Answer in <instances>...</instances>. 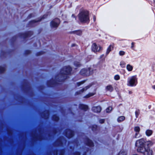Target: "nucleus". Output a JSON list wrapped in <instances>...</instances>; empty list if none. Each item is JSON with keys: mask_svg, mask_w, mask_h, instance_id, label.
Segmentation results:
<instances>
[{"mask_svg": "<svg viewBox=\"0 0 155 155\" xmlns=\"http://www.w3.org/2000/svg\"><path fill=\"white\" fill-rule=\"evenodd\" d=\"M144 141L143 139H140L137 141L135 146L137 151L144 155H153V151L149 147L144 146Z\"/></svg>", "mask_w": 155, "mask_h": 155, "instance_id": "1", "label": "nucleus"}, {"mask_svg": "<svg viewBox=\"0 0 155 155\" xmlns=\"http://www.w3.org/2000/svg\"><path fill=\"white\" fill-rule=\"evenodd\" d=\"M80 20L82 22H86L88 20V13L87 12L82 11L79 15Z\"/></svg>", "mask_w": 155, "mask_h": 155, "instance_id": "2", "label": "nucleus"}, {"mask_svg": "<svg viewBox=\"0 0 155 155\" xmlns=\"http://www.w3.org/2000/svg\"><path fill=\"white\" fill-rule=\"evenodd\" d=\"M137 83V79L135 76L130 77L128 81L127 85L130 86H134L136 85Z\"/></svg>", "mask_w": 155, "mask_h": 155, "instance_id": "3", "label": "nucleus"}, {"mask_svg": "<svg viewBox=\"0 0 155 155\" xmlns=\"http://www.w3.org/2000/svg\"><path fill=\"white\" fill-rule=\"evenodd\" d=\"M101 49V47L99 45H97L95 43L93 44L92 46V49L94 52L99 51Z\"/></svg>", "mask_w": 155, "mask_h": 155, "instance_id": "4", "label": "nucleus"}, {"mask_svg": "<svg viewBox=\"0 0 155 155\" xmlns=\"http://www.w3.org/2000/svg\"><path fill=\"white\" fill-rule=\"evenodd\" d=\"M60 23V20L58 18L54 19L51 22V25L53 27H57Z\"/></svg>", "mask_w": 155, "mask_h": 155, "instance_id": "5", "label": "nucleus"}, {"mask_svg": "<svg viewBox=\"0 0 155 155\" xmlns=\"http://www.w3.org/2000/svg\"><path fill=\"white\" fill-rule=\"evenodd\" d=\"M71 70V68L69 66L65 67L61 71V73L64 74H68L70 73Z\"/></svg>", "mask_w": 155, "mask_h": 155, "instance_id": "6", "label": "nucleus"}, {"mask_svg": "<svg viewBox=\"0 0 155 155\" xmlns=\"http://www.w3.org/2000/svg\"><path fill=\"white\" fill-rule=\"evenodd\" d=\"M144 141V146L146 147H148L147 146H151L153 143L152 142L150 141H146L145 140L143 139Z\"/></svg>", "mask_w": 155, "mask_h": 155, "instance_id": "7", "label": "nucleus"}, {"mask_svg": "<svg viewBox=\"0 0 155 155\" xmlns=\"http://www.w3.org/2000/svg\"><path fill=\"white\" fill-rule=\"evenodd\" d=\"M93 110L95 112H99L101 111V108L100 106L94 107L92 108Z\"/></svg>", "mask_w": 155, "mask_h": 155, "instance_id": "8", "label": "nucleus"}, {"mask_svg": "<svg viewBox=\"0 0 155 155\" xmlns=\"http://www.w3.org/2000/svg\"><path fill=\"white\" fill-rule=\"evenodd\" d=\"M134 131L136 132L135 137H137V135L139 134L140 131V127L138 126H136L134 127Z\"/></svg>", "mask_w": 155, "mask_h": 155, "instance_id": "9", "label": "nucleus"}, {"mask_svg": "<svg viewBox=\"0 0 155 155\" xmlns=\"http://www.w3.org/2000/svg\"><path fill=\"white\" fill-rule=\"evenodd\" d=\"M89 71H87L85 69H83L81 71V74H85L87 75L89 74Z\"/></svg>", "mask_w": 155, "mask_h": 155, "instance_id": "10", "label": "nucleus"}, {"mask_svg": "<svg viewBox=\"0 0 155 155\" xmlns=\"http://www.w3.org/2000/svg\"><path fill=\"white\" fill-rule=\"evenodd\" d=\"M114 44L110 45L108 48L107 51V53L108 54L114 48Z\"/></svg>", "mask_w": 155, "mask_h": 155, "instance_id": "11", "label": "nucleus"}, {"mask_svg": "<svg viewBox=\"0 0 155 155\" xmlns=\"http://www.w3.org/2000/svg\"><path fill=\"white\" fill-rule=\"evenodd\" d=\"M146 135L147 136H150L152 135L153 133V131L150 130H147L145 132Z\"/></svg>", "mask_w": 155, "mask_h": 155, "instance_id": "12", "label": "nucleus"}, {"mask_svg": "<svg viewBox=\"0 0 155 155\" xmlns=\"http://www.w3.org/2000/svg\"><path fill=\"white\" fill-rule=\"evenodd\" d=\"M126 68L127 70L129 71H131L133 69V66L130 64H127Z\"/></svg>", "mask_w": 155, "mask_h": 155, "instance_id": "13", "label": "nucleus"}, {"mask_svg": "<svg viewBox=\"0 0 155 155\" xmlns=\"http://www.w3.org/2000/svg\"><path fill=\"white\" fill-rule=\"evenodd\" d=\"M95 94V92H93L92 93H89L88 94L86 95L84 97L86 98H88L90 97H91Z\"/></svg>", "mask_w": 155, "mask_h": 155, "instance_id": "14", "label": "nucleus"}, {"mask_svg": "<svg viewBox=\"0 0 155 155\" xmlns=\"http://www.w3.org/2000/svg\"><path fill=\"white\" fill-rule=\"evenodd\" d=\"M125 117H124L120 116L118 118L117 120L118 122H120L124 120H125Z\"/></svg>", "mask_w": 155, "mask_h": 155, "instance_id": "15", "label": "nucleus"}, {"mask_svg": "<svg viewBox=\"0 0 155 155\" xmlns=\"http://www.w3.org/2000/svg\"><path fill=\"white\" fill-rule=\"evenodd\" d=\"M90 87V86H87L85 87L83 89H82L80 92H78V94H80L82 92L86 91Z\"/></svg>", "mask_w": 155, "mask_h": 155, "instance_id": "16", "label": "nucleus"}, {"mask_svg": "<svg viewBox=\"0 0 155 155\" xmlns=\"http://www.w3.org/2000/svg\"><path fill=\"white\" fill-rule=\"evenodd\" d=\"M106 90L110 91H111L113 90V88L111 85H108L106 87Z\"/></svg>", "mask_w": 155, "mask_h": 155, "instance_id": "17", "label": "nucleus"}, {"mask_svg": "<svg viewBox=\"0 0 155 155\" xmlns=\"http://www.w3.org/2000/svg\"><path fill=\"white\" fill-rule=\"evenodd\" d=\"M80 108L84 110H86L87 109L88 107L87 105L81 104L80 106Z\"/></svg>", "mask_w": 155, "mask_h": 155, "instance_id": "18", "label": "nucleus"}, {"mask_svg": "<svg viewBox=\"0 0 155 155\" xmlns=\"http://www.w3.org/2000/svg\"><path fill=\"white\" fill-rule=\"evenodd\" d=\"M126 153L124 150H121L119 153L118 155H126Z\"/></svg>", "mask_w": 155, "mask_h": 155, "instance_id": "19", "label": "nucleus"}, {"mask_svg": "<svg viewBox=\"0 0 155 155\" xmlns=\"http://www.w3.org/2000/svg\"><path fill=\"white\" fill-rule=\"evenodd\" d=\"M126 65L124 61H121L120 63V65L121 67L124 68L125 67Z\"/></svg>", "mask_w": 155, "mask_h": 155, "instance_id": "20", "label": "nucleus"}, {"mask_svg": "<svg viewBox=\"0 0 155 155\" xmlns=\"http://www.w3.org/2000/svg\"><path fill=\"white\" fill-rule=\"evenodd\" d=\"M112 110V108L111 107H109L106 109V112L107 113L110 112Z\"/></svg>", "mask_w": 155, "mask_h": 155, "instance_id": "21", "label": "nucleus"}, {"mask_svg": "<svg viewBox=\"0 0 155 155\" xmlns=\"http://www.w3.org/2000/svg\"><path fill=\"white\" fill-rule=\"evenodd\" d=\"M87 144L89 146H92L93 144L91 141L90 140H88V142L87 143Z\"/></svg>", "mask_w": 155, "mask_h": 155, "instance_id": "22", "label": "nucleus"}, {"mask_svg": "<svg viewBox=\"0 0 155 155\" xmlns=\"http://www.w3.org/2000/svg\"><path fill=\"white\" fill-rule=\"evenodd\" d=\"M120 77L119 75H116L114 76V79L116 80H118L120 79Z\"/></svg>", "mask_w": 155, "mask_h": 155, "instance_id": "23", "label": "nucleus"}, {"mask_svg": "<svg viewBox=\"0 0 155 155\" xmlns=\"http://www.w3.org/2000/svg\"><path fill=\"white\" fill-rule=\"evenodd\" d=\"M139 110H137L135 112V114L136 117H137L139 114Z\"/></svg>", "mask_w": 155, "mask_h": 155, "instance_id": "24", "label": "nucleus"}, {"mask_svg": "<svg viewBox=\"0 0 155 155\" xmlns=\"http://www.w3.org/2000/svg\"><path fill=\"white\" fill-rule=\"evenodd\" d=\"M125 52L123 51H120L119 52V54L120 55H123L125 54Z\"/></svg>", "mask_w": 155, "mask_h": 155, "instance_id": "25", "label": "nucleus"}, {"mask_svg": "<svg viewBox=\"0 0 155 155\" xmlns=\"http://www.w3.org/2000/svg\"><path fill=\"white\" fill-rule=\"evenodd\" d=\"M104 120H103V119H102V120H100V122L101 123H104Z\"/></svg>", "mask_w": 155, "mask_h": 155, "instance_id": "26", "label": "nucleus"}, {"mask_svg": "<svg viewBox=\"0 0 155 155\" xmlns=\"http://www.w3.org/2000/svg\"><path fill=\"white\" fill-rule=\"evenodd\" d=\"M83 83H84V82H79V83H78V86H79L80 84H83Z\"/></svg>", "mask_w": 155, "mask_h": 155, "instance_id": "27", "label": "nucleus"}, {"mask_svg": "<svg viewBox=\"0 0 155 155\" xmlns=\"http://www.w3.org/2000/svg\"><path fill=\"white\" fill-rule=\"evenodd\" d=\"M81 31H78V33H77V34L80 35L81 34Z\"/></svg>", "mask_w": 155, "mask_h": 155, "instance_id": "28", "label": "nucleus"}, {"mask_svg": "<svg viewBox=\"0 0 155 155\" xmlns=\"http://www.w3.org/2000/svg\"><path fill=\"white\" fill-rule=\"evenodd\" d=\"M152 87L153 89L155 90V85L152 86Z\"/></svg>", "mask_w": 155, "mask_h": 155, "instance_id": "29", "label": "nucleus"}, {"mask_svg": "<svg viewBox=\"0 0 155 155\" xmlns=\"http://www.w3.org/2000/svg\"><path fill=\"white\" fill-rule=\"evenodd\" d=\"M58 117H57V119L55 120H58Z\"/></svg>", "mask_w": 155, "mask_h": 155, "instance_id": "30", "label": "nucleus"}, {"mask_svg": "<svg viewBox=\"0 0 155 155\" xmlns=\"http://www.w3.org/2000/svg\"><path fill=\"white\" fill-rule=\"evenodd\" d=\"M94 21H95V17H94Z\"/></svg>", "mask_w": 155, "mask_h": 155, "instance_id": "31", "label": "nucleus"}, {"mask_svg": "<svg viewBox=\"0 0 155 155\" xmlns=\"http://www.w3.org/2000/svg\"><path fill=\"white\" fill-rule=\"evenodd\" d=\"M78 66L79 65V63H78Z\"/></svg>", "mask_w": 155, "mask_h": 155, "instance_id": "32", "label": "nucleus"}, {"mask_svg": "<svg viewBox=\"0 0 155 155\" xmlns=\"http://www.w3.org/2000/svg\"><path fill=\"white\" fill-rule=\"evenodd\" d=\"M132 44L133 45V43H132Z\"/></svg>", "mask_w": 155, "mask_h": 155, "instance_id": "33", "label": "nucleus"}, {"mask_svg": "<svg viewBox=\"0 0 155 155\" xmlns=\"http://www.w3.org/2000/svg\"><path fill=\"white\" fill-rule=\"evenodd\" d=\"M38 21H37L36 22H37Z\"/></svg>", "mask_w": 155, "mask_h": 155, "instance_id": "34", "label": "nucleus"}]
</instances>
